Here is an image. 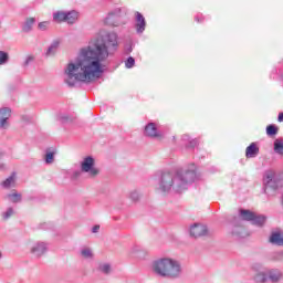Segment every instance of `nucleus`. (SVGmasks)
Returning a JSON list of instances; mask_svg holds the SVG:
<instances>
[{"label": "nucleus", "mask_w": 283, "mask_h": 283, "mask_svg": "<svg viewBox=\"0 0 283 283\" xmlns=\"http://www.w3.org/2000/svg\"><path fill=\"white\" fill-rule=\"evenodd\" d=\"M82 254L84 255V258H90V255H92V252L90 250H84Z\"/></svg>", "instance_id": "19"}, {"label": "nucleus", "mask_w": 283, "mask_h": 283, "mask_svg": "<svg viewBox=\"0 0 283 283\" xmlns=\"http://www.w3.org/2000/svg\"><path fill=\"white\" fill-rule=\"evenodd\" d=\"M137 28L139 32H143L145 30V18L140 13L137 14Z\"/></svg>", "instance_id": "10"}, {"label": "nucleus", "mask_w": 283, "mask_h": 283, "mask_svg": "<svg viewBox=\"0 0 283 283\" xmlns=\"http://www.w3.org/2000/svg\"><path fill=\"white\" fill-rule=\"evenodd\" d=\"M52 160H54V153L46 154L45 161L46 163H52Z\"/></svg>", "instance_id": "18"}, {"label": "nucleus", "mask_w": 283, "mask_h": 283, "mask_svg": "<svg viewBox=\"0 0 283 283\" xmlns=\"http://www.w3.org/2000/svg\"><path fill=\"white\" fill-rule=\"evenodd\" d=\"M274 150L276 154H281L283 156V142L280 139H276L274 142Z\"/></svg>", "instance_id": "11"}, {"label": "nucleus", "mask_w": 283, "mask_h": 283, "mask_svg": "<svg viewBox=\"0 0 283 283\" xmlns=\"http://www.w3.org/2000/svg\"><path fill=\"white\" fill-rule=\"evenodd\" d=\"M40 30H45L48 28V22H42L39 24Z\"/></svg>", "instance_id": "21"}, {"label": "nucleus", "mask_w": 283, "mask_h": 283, "mask_svg": "<svg viewBox=\"0 0 283 283\" xmlns=\"http://www.w3.org/2000/svg\"><path fill=\"white\" fill-rule=\"evenodd\" d=\"M146 136H156V125L149 124L145 128Z\"/></svg>", "instance_id": "9"}, {"label": "nucleus", "mask_w": 283, "mask_h": 283, "mask_svg": "<svg viewBox=\"0 0 283 283\" xmlns=\"http://www.w3.org/2000/svg\"><path fill=\"white\" fill-rule=\"evenodd\" d=\"M241 216H242L243 220H253V218H255V214H253L249 210H242Z\"/></svg>", "instance_id": "13"}, {"label": "nucleus", "mask_w": 283, "mask_h": 283, "mask_svg": "<svg viewBox=\"0 0 283 283\" xmlns=\"http://www.w3.org/2000/svg\"><path fill=\"white\" fill-rule=\"evenodd\" d=\"M92 167H94V159L91 157H87L82 164V169L83 171H90L91 176H96V174H98V170Z\"/></svg>", "instance_id": "3"}, {"label": "nucleus", "mask_w": 283, "mask_h": 283, "mask_svg": "<svg viewBox=\"0 0 283 283\" xmlns=\"http://www.w3.org/2000/svg\"><path fill=\"white\" fill-rule=\"evenodd\" d=\"M55 23H63V21L72 22V19H70V15L65 12H57L53 17Z\"/></svg>", "instance_id": "4"}, {"label": "nucleus", "mask_w": 283, "mask_h": 283, "mask_svg": "<svg viewBox=\"0 0 283 283\" xmlns=\"http://www.w3.org/2000/svg\"><path fill=\"white\" fill-rule=\"evenodd\" d=\"M10 118V109L3 108L0 111V127H3L6 125V120Z\"/></svg>", "instance_id": "8"}, {"label": "nucleus", "mask_w": 283, "mask_h": 283, "mask_svg": "<svg viewBox=\"0 0 283 283\" xmlns=\"http://www.w3.org/2000/svg\"><path fill=\"white\" fill-rule=\"evenodd\" d=\"M66 17H69V19H71V22H69V23H74V21H76L78 19V13L76 11H71V12L66 13Z\"/></svg>", "instance_id": "14"}, {"label": "nucleus", "mask_w": 283, "mask_h": 283, "mask_svg": "<svg viewBox=\"0 0 283 283\" xmlns=\"http://www.w3.org/2000/svg\"><path fill=\"white\" fill-rule=\"evenodd\" d=\"M12 185H14V178L10 177L7 180H4L2 182V186L8 189V187H11Z\"/></svg>", "instance_id": "15"}, {"label": "nucleus", "mask_w": 283, "mask_h": 283, "mask_svg": "<svg viewBox=\"0 0 283 283\" xmlns=\"http://www.w3.org/2000/svg\"><path fill=\"white\" fill-rule=\"evenodd\" d=\"M103 271H104V273H108L109 272V266L108 265H104L103 266Z\"/></svg>", "instance_id": "23"}, {"label": "nucleus", "mask_w": 283, "mask_h": 283, "mask_svg": "<svg viewBox=\"0 0 283 283\" xmlns=\"http://www.w3.org/2000/svg\"><path fill=\"white\" fill-rule=\"evenodd\" d=\"M134 63H136L134 57H128L126 61V67H132Z\"/></svg>", "instance_id": "17"}, {"label": "nucleus", "mask_w": 283, "mask_h": 283, "mask_svg": "<svg viewBox=\"0 0 283 283\" xmlns=\"http://www.w3.org/2000/svg\"><path fill=\"white\" fill-rule=\"evenodd\" d=\"M107 59V48L91 43L86 49H82L75 64H69L66 74L69 78L75 81H92L103 73L101 61Z\"/></svg>", "instance_id": "1"}, {"label": "nucleus", "mask_w": 283, "mask_h": 283, "mask_svg": "<svg viewBox=\"0 0 283 283\" xmlns=\"http://www.w3.org/2000/svg\"><path fill=\"white\" fill-rule=\"evenodd\" d=\"M277 120H279V123H283V113L279 114Z\"/></svg>", "instance_id": "22"}, {"label": "nucleus", "mask_w": 283, "mask_h": 283, "mask_svg": "<svg viewBox=\"0 0 283 283\" xmlns=\"http://www.w3.org/2000/svg\"><path fill=\"white\" fill-rule=\"evenodd\" d=\"M99 229H101L99 226H95V227L93 228V233H96Z\"/></svg>", "instance_id": "24"}, {"label": "nucleus", "mask_w": 283, "mask_h": 283, "mask_svg": "<svg viewBox=\"0 0 283 283\" xmlns=\"http://www.w3.org/2000/svg\"><path fill=\"white\" fill-rule=\"evenodd\" d=\"M277 130H279V128H277V126H275V125H269V126L266 127V134H268V136H275V134H277Z\"/></svg>", "instance_id": "12"}, {"label": "nucleus", "mask_w": 283, "mask_h": 283, "mask_svg": "<svg viewBox=\"0 0 283 283\" xmlns=\"http://www.w3.org/2000/svg\"><path fill=\"white\" fill-rule=\"evenodd\" d=\"M270 242L272 244H277L279 247H283V234H280L279 232H274L270 238Z\"/></svg>", "instance_id": "7"}, {"label": "nucleus", "mask_w": 283, "mask_h": 283, "mask_svg": "<svg viewBox=\"0 0 283 283\" xmlns=\"http://www.w3.org/2000/svg\"><path fill=\"white\" fill-rule=\"evenodd\" d=\"M205 226H195L190 229L191 235H195V238H200V235H205Z\"/></svg>", "instance_id": "6"}, {"label": "nucleus", "mask_w": 283, "mask_h": 283, "mask_svg": "<svg viewBox=\"0 0 283 283\" xmlns=\"http://www.w3.org/2000/svg\"><path fill=\"white\" fill-rule=\"evenodd\" d=\"M8 61V53L0 51V65H3Z\"/></svg>", "instance_id": "16"}, {"label": "nucleus", "mask_w": 283, "mask_h": 283, "mask_svg": "<svg viewBox=\"0 0 283 283\" xmlns=\"http://www.w3.org/2000/svg\"><path fill=\"white\" fill-rule=\"evenodd\" d=\"M155 271L158 275H169V273H176L179 269L174 261L165 259L156 263Z\"/></svg>", "instance_id": "2"}, {"label": "nucleus", "mask_w": 283, "mask_h": 283, "mask_svg": "<svg viewBox=\"0 0 283 283\" xmlns=\"http://www.w3.org/2000/svg\"><path fill=\"white\" fill-rule=\"evenodd\" d=\"M258 151H260L258 145L251 144L245 150V156L247 158H253L254 156H258Z\"/></svg>", "instance_id": "5"}, {"label": "nucleus", "mask_w": 283, "mask_h": 283, "mask_svg": "<svg viewBox=\"0 0 283 283\" xmlns=\"http://www.w3.org/2000/svg\"><path fill=\"white\" fill-rule=\"evenodd\" d=\"M34 23V18L27 20V28H30Z\"/></svg>", "instance_id": "20"}]
</instances>
